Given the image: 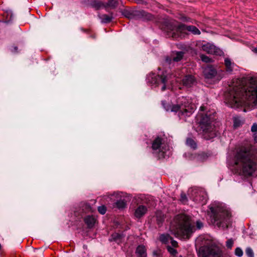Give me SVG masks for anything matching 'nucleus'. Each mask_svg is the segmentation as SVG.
Wrapping results in <instances>:
<instances>
[{
    "label": "nucleus",
    "mask_w": 257,
    "mask_h": 257,
    "mask_svg": "<svg viewBox=\"0 0 257 257\" xmlns=\"http://www.w3.org/2000/svg\"><path fill=\"white\" fill-rule=\"evenodd\" d=\"M257 77L249 76L236 79L225 94V100L232 107L257 106Z\"/></svg>",
    "instance_id": "f257e3e1"
},
{
    "label": "nucleus",
    "mask_w": 257,
    "mask_h": 257,
    "mask_svg": "<svg viewBox=\"0 0 257 257\" xmlns=\"http://www.w3.org/2000/svg\"><path fill=\"white\" fill-rule=\"evenodd\" d=\"M254 158V151L251 147H242L236 152L235 164L241 169L245 175L250 176L255 169V164L253 161Z\"/></svg>",
    "instance_id": "f03ea898"
},
{
    "label": "nucleus",
    "mask_w": 257,
    "mask_h": 257,
    "mask_svg": "<svg viewBox=\"0 0 257 257\" xmlns=\"http://www.w3.org/2000/svg\"><path fill=\"white\" fill-rule=\"evenodd\" d=\"M205 107L201 106L200 112L197 116V120L199 124V133L206 140H210L215 137L214 121L215 120V115L214 112L208 111L204 112Z\"/></svg>",
    "instance_id": "7ed1b4c3"
},
{
    "label": "nucleus",
    "mask_w": 257,
    "mask_h": 257,
    "mask_svg": "<svg viewBox=\"0 0 257 257\" xmlns=\"http://www.w3.org/2000/svg\"><path fill=\"white\" fill-rule=\"evenodd\" d=\"M174 224H172L170 229L176 236L189 238L196 230L195 226L192 224L190 218L185 214L177 215L174 219Z\"/></svg>",
    "instance_id": "20e7f679"
},
{
    "label": "nucleus",
    "mask_w": 257,
    "mask_h": 257,
    "mask_svg": "<svg viewBox=\"0 0 257 257\" xmlns=\"http://www.w3.org/2000/svg\"><path fill=\"white\" fill-rule=\"evenodd\" d=\"M162 104L167 111L178 112L180 118L190 116L196 109L193 100L189 97H179L176 104L166 105L164 101H162Z\"/></svg>",
    "instance_id": "39448f33"
},
{
    "label": "nucleus",
    "mask_w": 257,
    "mask_h": 257,
    "mask_svg": "<svg viewBox=\"0 0 257 257\" xmlns=\"http://www.w3.org/2000/svg\"><path fill=\"white\" fill-rule=\"evenodd\" d=\"M165 31L169 37L174 39L182 38L186 31L191 32L194 35L200 34V31L194 26H187L184 24H178L175 21L167 23Z\"/></svg>",
    "instance_id": "423d86ee"
},
{
    "label": "nucleus",
    "mask_w": 257,
    "mask_h": 257,
    "mask_svg": "<svg viewBox=\"0 0 257 257\" xmlns=\"http://www.w3.org/2000/svg\"><path fill=\"white\" fill-rule=\"evenodd\" d=\"M210 209L212 212L211 222L219 227L227 228L230 223L231 213L228 208L222 205H217Z\"/></svg>",
    "instance_id": "0eeeda50"
},
{
    "label": "nucleus",
    "mask_w": 257,
    "mask_h": 257,
    "mask_svg": "<svg viewBox=\"0 0 257 257\" xmlns=\"http://www.w3.org/2000/svg\"><path fill=\"white\" fill-rule=\"evenodd\" d=\"M188 194L190 198L197 203L204 204L206 203L207 195L202 189L192 188L189 190Z\"/></svg>",
    "instance_id": "6e6552de"
},
{
    "label": "nucleus",
    "mask_w": 257,
    "mask_h": 257,
    "mask_svg": "<svg viewBox=\"0 0 257 257\" xmlns=\"http://www.w3.org/2000/svg\"><path fill=\"white\" fill-rule=\"evenodd\" d=\"M168 146L163 143V140L160 137L156 138L152 142V148L153 153L158 154L159 157L164 158L165 153L168 150Z\"/></svg>",
    "instance_id": "1a4fd4ad"
},
{
    "label": "nucleus",
    "mask_w": 257,
    "mask_h": 257,
    "mask_svg": "<svg viewBox=\"0 0 257 257\" xmlns=\"http://www.w3.org/2000/svg\"><path fill=\"white\" fill-rule=\"evenodd\" d=\"M148 81L152 85L158 86L161 85V90L163 91L166 89L168 84V77L164 74L158 75H152L148 77Z\"/></svg>",
    "instance_id": "9d476101"
},
{
    "label": "nucleus",
    "mask_w": 257,
    "mask_h": 257,
    "mask_svg": "<svg viewBox=\"0 0 257 257\" xmlns=\"http://www.w3.org/2000/svg\"><path fill=\"white\" fill-rule=\"evenodd\" d=\"M219 254V249L212 244L201 246L199 248L198 251L199 257H208L210 255H216Z\"/></svg>",
    "instance_id": "9b49d317"
},
{
    "label": "nucleus",
    "mask_w": 257,
    "mask_h": 257,
    "mask_svg": "<svg viewBox=\"0 0 257 257\" xmlns=\"http://www.w3.org/2000/svg\"><path fill=\"white\" fill-rule=\"evenodd\" d=\"M91 211H92V208L88 203L82 202L79 204V208L75 211V215L77 216H82Z\"/></svg>",
    "instance_id": "f8f14e48"
},
{
    "label": "nucleus",
    "mask_w": 257,
    "mask_h": 257,
    "mask_svg": "<svg viewBox=\"0 0 257 257\" xmlns=\"http://www.w3.org/2000/svg\"><path fill=\"white\" fill-rule=\"evenodd\" d=\"M203 74L206 79H212L217 74L216 70L212 66H207L203 71Z\"/></svg>",
    "instance_id": "ddd939ff"
},
{
    "label": "nucleus",
    "mask_w": 257,
    "mask_h": 257,
    "mask_svg": "<svg viewBox=\"0 0 257 257\" xmlns=\"http://www.w3.org/2000/svg\"><path fill=\"white\" fill-rule=\"evenodd\" d=\"M195 79L192 75H187L182 80L183 85L186 87H192L195 84Z\"/></svg>",
    "instance_id": "4468645a"
},
{
    "label": "nucleus",
    "mask_w": 257,
    "mask_h": 257,
    "mask_svg": "<svg viewBox=\"0 0 257 257\" xmlns=\"http://www.w3.org/2000/svg\"><path fill=\"white\" fill-rule=\"evenodd\" d=\"M148 209L144 205L139 206L135 210V216L138 218L142 217L147 212Z\"/></svg>",
    "instance_id": "2eb2a0df"
},
{
    "label": "nucleus",
    "mask_w": 257,
    "mask_h": 257,
    "mask_svg": "<svg viewBox=\"0 0 257 257\" xmlns=\"http://www.w3.org/2000/svg\"><path fill=\"white\" fill-rule=\"evenodd\" d=\"M201 48L203 51L209 54H213L216 52L215 46L208 43L202 45Z\"/></svg>",
    "instance_id": "dca6fc26"
},
{
    "label": "nucleus",
    "mask_w": 257,
    "mask_h": 257,
    "mask_svg": "<svg viewBox=\"0 0 257 257\" xmlns=\"http://www.w3.org/2000/svg\"><path fill=\"white\" fill-rule=\"evenodd\" d=\"M84 220L89 228H92L96 222L95 218L94 216L90 215H88L85 217Z\"/></svg>",
    "instance_id": "f3484780"
},
{
    "label": "nucleus",
    "mask_w": 257,
    "mask_h": 257,
    "mask_svg": "<svg viewBox=\"0 0 257 257\" xmlns=\"http://www.w3.org/2000/svg\"><path fill=\"white\" fill-rule=\"evenodd\" d=\"M136 253L139 257H146V249L144 245H139L136 249Z\"/></svg>",
    "instance_id": "a211bd4d"
},
{
    "label": "nucleus",
    "mask_w": 257,
    "mask_h": 257,
    "mask_svg": "<svg viewBox=\"0 0 257 257\" xmlns=\"http://www.w3.org/2000/svg\"><path fill=\"white\" fill-rule=\"evenodd\" d=\"M224 65L227 72H231L232 71L234 63L232 62L229 58H226L224 59Z\"/></svg>",
    "instance_id": "6ab92c4d"
},
{
    "label": "nucleus",
    "mask_w": 257,
    "mask_h": 257,
    "mask_svg": "<svg viewBox=\"0 0 257 257\" xmlns=\"http://www.w3.org/2000/svg\"><path fill=\"white\" fill-rule=\"evenodd\" d=\"M89 4L92 8H95L96 10H98L102 7L105 8V4L101 1L97 0H90Z\"/></svg>",
    "instance_id": "aec40b11"
},
{
    "label": "nucleus",
    "mask_w": 257,
    "mask_h": 257,
    "mask_svg": "<svg viewBox=\"0 0 257 257\" xmlns=\"http://www.w3.org/2000/svg\"><path fill=\"white\" fill-rule=\"evenodd\" d=\"M119 0H108V2L105 4V8H110L115 9L118 5Z\"/></svg>",
    "instance_id": "412c9836"
},
{
    "label": "nucleus",
    "mask_w": 257,
    "mask_h": 257,
    "mask_svg": "<svg viewBox=\"0 0 257 257\" xmlns=\"http://www.w3.org/2000/svg\"><path fill=\"white\" fill-rule=\"evenodd\" d=\"M122 237V234L115 232L111 235V238H109V241H114L118 243L121 241Z\"/></svg>",
    "instance_id": "4be33fe9"
},
{
    "label": "nucleus",
    "mask_w": 257,
    "mask_h": 257,
    "mask_svg": "<svg viewBox=\"0 0 257 257\" xmlns=\"http://www.w3.org/2000/svg\"><path fill=\"white\" fill-rule=\"evenodd\" d=\"M156 221L159 226H160L164 220V214L161 211H158L156 213Z\"/></svg>",
    "instance_id": "5701e85b"
},
{
    "label": "nucleus",
    "mask_w": 257,
    "mask_h": 257,
    "mask_svg": "<svg viewBox=\"0 0 257 257\" xmlns=\"http://www.w3.org/2000/svg\"><path fill=\"white\" fill-rule=\"evenodd\" d=\"M99 18L101 19V22L104 23H109L112 19V16H109L106 14L102 15L101 16H99Z\"/></svg>",
    "instance_id": "b1692460"
},
{
    "label": "nucleus",
    "mask_w": 257,
    "mask_h": 257,
    "mask_svg": "<svg viewBox=\"0 0 257 257\" xmlns=\"http://www.w3.org/2000/svg\"><path fill=\"white\" fill-rule=\"evenodd\" d=\"M160 240L163 243H167L170 240H172V237L168 234H162L160 237Z\"/></svg>",
    "instance_id": "393cba45"
},
{
    "label": "nucleus",
    "mask_w": 257,
    "mask_h": 257,
    "mask_svg": "<svg viewBox=\"0 0 257 257\" xmlns=\"http://www.w3.org/2000/svg\"><path fill=\"white\" fill-rule=\"evenodd\" d=\"M184 52H177L175 53V55L173 57V60L175 62H178L180 61L183 56H184Z\"/></svg>",
    "instance_id": "a878e982"
},
{
    "label": "nucleus",
    "mask_w": 257,
    "mask_h": 257,
    "mask_svg": "<svg viewBox=\"0 0 257 257\" xmlns=\"http://www.w3.org/2000/svg\"><path fill=\"white\" fill-rule=\"evenodd\" d=\"M126 202L124 199H120L116 202V206L119 209H122L125 207Z\"/></svg>",
    "instance_id": "bb28decb"
},
{
    "label": "nucleus",
    "mask_w": 257,
    "mask_h": 257,
    "mask_svg": "<svg viewBox=\"0 0 257 257\" xmlns=\"http://www.w3.org/2000/svg\"><path fill=\"white\" fill-rule=\"evenodd\" d=\"M186 144L193 149H195L196 148V144L195 141L191 138H188L186 140Z\"/></svg>",
    "instance_id": "cd10ccee"
},
{
    "label": "nucleus",
    "mask_w": 257,
    "mask_h": 257,
    "mask_svg": "<svg viewBox=\"0 0 257 257\" xmlns=\"http://www.w3.org/2000/svg\"><path fill=\"white\" fill-rule=\"evenodd\" d=\"M245 253L248 257H254L253 251L250 247H248L246 248Z\"/></svg>",
    "instance_id": "c85d7f7f"
},
{
    "label": "nucleus",
    "mask_w": 257,
    "mask_h": 257,
    "mask_svg": "<svg viewBox=\"0 0 257 257\" xmlns=\"http://www.w3.org/2000/svg\"><path fill=\"white\" fill-rule=\"evenodd\" d=\"M200 58L203 62L206 63L210 62L211 61V59L209 58V57L205 56L204 55H201Z\"/></svg>",
    "instance_id": "c756f323"
},
{
    "label": "nucleus",
    "mask_w": 257,
    "mask_h": 257,
    "mask_svg": "<svg viewBox=\"0 0 257 257\" xmlns=\"http://www.w3.org/2000/svg\"><path fill=\"white\" fill-rule=\"evenodd\" d=\"M98 211L100 214H104L106 211V208L103 205L99 206L98 208Z\"/></svg>",
    "instance_id": "7c9ffc66"
},
{
    "label": "nucleus",
    "mask_w": 257,
    "mask_h": 257,
    "mask_svg": "<svg viewBox=\"0 0 257 257\" xmlns=\"http://www.w3.org/2000/svg\"><path fill=\"white\" fill-rule=\"evenodd\" d=\"M235 254L236 255L241 257L243 255V251L239 247H237L235 250Z\"/></svg>",
    "instance_id": "2f4dec72"
},
{
    "label": "nucleus",
    "mask_w": 257,
    "mask_h": 257,
    "mask_svg": "<svg viewBox=\"0 0 257 257\" xmlns=\"http://www.w3.org/2000/svg\"><path fill=\"white\" fill-rule=\"evenodd\" d=\"M180 201L183 204H185L187 202V198L185 194H181Z\"/></svg>",
    "instance_id": "473e14b6"
},
{
    "label": "nucleus",
    "mask_w": 257,
    "mask_h": 257,
    "mask_svg": "<svg viewBox=\"0 0 257 257\" xmlns=\"http://www.w3.org/2000/svg\"><path fill=\"white\" fill-rule=\"evenodd\" d=\"M233 122H234L233 125L235 127H238L241 124L240 120L237 118H234Z\"/></svg>",
    "instance_id": "72a5a7b5"
},
{
    "label": "nucleus",
    "mask_w": 257,
    "mask_h": 257,
    "mask_svg": "<svg viewBox=\"0 0 257 257\" xmlns=\"http://www.w3.org/2000/svg\"><path fill=\"white\" fill-rule=\"evenodd\" d=\"M233 244V241L232 239H229L226 241V245L227 248H231Z\"/></svg>",
    "instance_id": "f704fd0d"
},
{
    "label": "nucleus",
    "mask_w": 257,
    "mask_h": 257,
    "mask_svg": "<svg viewBox=\"0 0 257 257\" xmlns=\"http://www.w3.org/2000/svg\"><path fill=\"white\" fill-rule=\"evenodd\" d=\"M168 251L173 255H175L177 253V250L171 246H168L167 247Z\"/></svg>",
    "instance_id": "c9c22d12"
},
{
    "label": "nucleus",
    "mask_w": 257,
    "mask_h": 257,
    "mask_svg": "<svg viewBox=\"0 0 257 257\" xmlns=\"http://www.w3.org/2000/svg\"><path fill=\"white\" fill-rule=\"evenodd\" d=\"M203 226V223L201 222L200 221H196V228L198 229H201Z\"/></svg>",
    "instance_id": "e433bc0d"
},
{
    "label": "nucleus",
    "mask_w": 257,
    "mask_h": 257,
    "mask_svg": "<svg viewBox=\"0 0 257 257\" xmlns=\"http://www.w3.org/2000/svg\"><path fill=\"white\" fill-rule=\"evenodd\" d=\"M251 131L252 132H257V124L256 123H254L251 127Z\"/></svg>",
    "instance_id": "4c0bfd02"
},
{
    "label": "nucleus",
    "mask_w": 257,
    "mask_h": 257,
    "mask_svg": "<svg viewBox=\"0 0 257 257\" xmlns=\"http://www.w3.org/2000/svg\"><path fill=\"white\" fill-rule=\"evenodd\" d=\"M170 240L171 241V244L173 246H174L175 247L177 246L178 243L176 241L173 240L172 238V240Z\"/></svg>",
    "instance_id": "58836bf2"
},
{
    "label": "nucleus",
    "mask_w": 257,
    "mask_h": 257,
    "mask_svg": "<svg viewBox=\"0 0 257 257\" xmlns=\"http://www.w3.org/2000/svg\"><path fill=\"white\" fill-rule=\"evenodd\" d=\"M147 16H148V17H147V19H148V20H151V18H152V16L151 15H150V14H148V15H147Z\"/></svg>",
    "instance_id": "ea45409f"
},
{
    "label": "nucleus",
    "mask_w": 257,
    "mask_h": 257,
    "mask_svg": "<svg viewBox=\"0 0 257 257\" xmlns=\"http://www.w3.org/2000/svg\"><path fill=\"white\" fill-rule=\"evenodd\" d=\"M253 51L255 53H257V48H255L253 49Z\"/></svg>",
    "instance_id": "a19ab883"
},
{
    "label": "nucleus",
    "mask_w": 257,
    "mask_h": 257,
    "mask_svg": "<svg viewBox=\"0 0 257 257\" xmlns=\"http://www.w3.org/2000/svg\"><path fill=\"white\" fill-rule=\"evenodd\" d=\"M254 140L257 143V134H256L254 136Z\"/></svg>",
    "instance_id": "79ce46f5"
},
{
    "label": "nucleus",
    "mask_w": 257,
    "mask_h": 257,
    "mask_svg": "<svg viewBox=\"0 0 257 257\" xmlns=\"http://www.w3.org/2000/svg\"><path fill=\"white\" fill-rule=\"evenodd\" d=\"M183 21L187 22L188 20V19H187L186 18H185V19H183Z\"/></svg>",
    "instance_id": "37998d69"
},
{
    "label": "nucleus",
    "mask_w": 257,
    "mask_h": 257,
    "mask_svg": "<svg viewBox=\"0 0 257 257\" xmlns=\"http://www.w3.org/2000/svg\"><path fill=\"white\" fill-rule=\"evenodd\" d=\"M142 15H144L145 14V12H142Z\"/></svg>",
    "instance_id": "c03bdc74"
},
{
    "label": "nucleus",
    "mask_w": 257,
    "mask_h": 257,
    "mask_svg": "<svg viewBox=\"0 0 257 257\" xmlns=\"http://www.w3.org/2000/svg\"><path fill=\"white\" fill-rule=\"evenodd\" d=\"M125 16H126V17L129 18V16H128V15H125Z\"/></svg>",
    "instance_id": "a18cd8bd"
}]
</instances>
